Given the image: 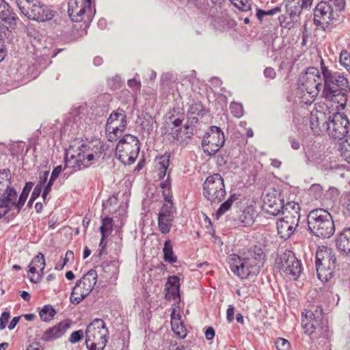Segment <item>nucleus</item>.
Returning a JSON list of instances; mask_svg holds the SVG:
<instances>
[{
  "label": "nucleus",
  "instance_id": "603ef678",
  "mask_svg": "<svg viewBox=\"0 0 350 350\" xmlns=\"http://www.w3.org/2000/svg\"><path fill=\"white\" fill-rule=\"evenodd\" d=\"M136 76H138V75L136 74L133 79H129L127 84L132 90L139 91L141 89V82L139 79H136Z\"/></svg>",
  "mask_w": 350,
  "mask_h": 350
},
{
  "label": "nucleus",
  "instance_id": "39448f33",
  "mask_svg": "<svg viewBox=\"0 0 350 350\" xmlns=\"http://www.w3.org/2000/svg\"><path fill=\"white\" fill-rule=\"evenodd\" d=\"M307 224L310 232L320 239H329L335 232L332 216L323 208L312 210L308 215Z\"/></svg>",
  "mask_w": 350,
  "mask_h": 350
},
{
  "label": "nucleus",
  "instance_id": "a18cd8bd",
  "mask_svg": "<svg viewBox=\"0 0 350 350\" xmlns=\"http://www.w3.org/2000/svg\"><path fill=\"white\" fill-rule=\"evenodd\" d=\"M339 62L349 72H350V54L345 50L341 51Z\"/></svg>",
  "mask_w": 350,
  "mask_h": 350
},
{
  "label": "nucleus",
  "instance_id": "cd10ccee",
  "mask_svg": "<svg viewBox=\"0 0 350 350\" xmlns=\"http://www.w3.org/2000/svg\"><path fill=\"white\" fill-rule=\"evenodd\" d=\"M336 245L338 250L350 255V228L343 229L336 237Z\"/></svg>",
  "mask_w": 350,
  "mask_h": 350
},
{
  "label": "nucleus",
  "instance_id": "c03bdc74",
  "mask_svg": "<svg viewBox=\"0 0 350 350\" xmlns=\"http://www.w3.org/2000/svg\"><path fill=\"white\" fill-rule=\"evenodd\" d=\"M230 109L235 118H240L243 115V107L241 103L236 102L231 103Z\"/></svg>",
  "mask_w": 350,
  "mask_h": 350
},
{
  "label": "nucleus",
  "instance_id": "3c124183",
  "mask_svg": "<svg viewBox=\"0 0 350 350\" xmlns=\"http://www.w3.org/2000/svg\"><path fill=\"white\" fill-rule=\"evenodd\" d=\"M290 18V21L286 22V16L284 15H282L279 17V21L280 24L282 27L290 29L293 27V23H297L298 18H297V20L295 21H293L291 18Z\"/></svg>",
  "mask_w": 350,
  "mask_h": 350
},
{
  "label": "nucleus",
  "instance_id": "2f4dec72",
  "mask_svg": "<svg viewBox=\"0 0 350 350\" xmlns=\"http://www.w3.org/2000/svg\"><path fill=\"white\" fill-rule=\"evenodd\" d=\"M237 224L241 226H250L254 222V213L251 209H245L241 211L237 219H234Z\"/></svg>",
  "mask_w": 350,
  "mask_h": 350
},
{
  "label": "nucleus",
  "instance_id": "9d476101",
  "mask_svg": "<svg viewBox=\"0 0 350 350\" xmlns=\"http://www.w3.org/2000/svg\"><path fill=\"white\" fill-rule=\"evenodd\" d=\"M202 194L211 205L221 203L226 195L223 177L219 174L208 176L203 183Z\"/></svg>",
  "mask_w": 350,
  "mask_h": 350
},
{
  "label": "nucleus",
  "instance_id": "49530a36",
  "mask_svg": "<svg viewBox=\"0 0 350 350\" xmlns=\"http://www.w3.org/2000/svg\"><path fill=\"white\" fill-rule=\"evenodd\" d=\"M309 192L316 200H319L323 194V188L319 184H313L310 187Z\"/></svg>",
  "mask_w": 350,
  "mask_h": 350
},
{
  "label": "nucleus",
  "instance_id": "393cba45",
  "mask_svg": "<svg viewBox=\"0 0 350 350\" xmlns=\"http://www.w3.org/2000/svg\"><path fill=\"white\" fill-rule=\"evenodd\" d=\"M325 114L320 111H312L310 117V125L314 135H320L323 129H327Z\"/></svg>",
  "mask_w": 350,
  "mask_h": 350
},
{
  "label": "nucleus",
  "instance_id": "6e6d98bb",
  "mask_svg": "<svg viewBox=\"0 0 350 350\" xmlns=\"http://www.w3.org/2000/svg\"><path fill=\"white\" fill-rule=\"evenodd\" d=\"M62 170H63V168H62V165L56 166L53 170L49 180L51 181L54 182L58 178L59 174H61V172H62Z\"/></svg>",
  "mask_w": 350,
  "mask_h": 350
},
{
  "label": "nucleus",
  "instance_id": "0e129e2a",
  "mask_svg": "<svg viewBox=\"0 0 350 350\" xmlns=\"http://www.w3.org/2000/svg\"><path fill=\"white\" fill-rule=\"evenodd\" d=\"M169 157H161V161L159 163V165H160V169L167 170L169 166Z\"/></svg>",
  "mask_w": 350,
  "mask_h": 350
},
{
  "label": "nucleus",
  "instance_id": "6e6552de",
  "mask_svg": "<svg viewBox=\"0 0 350 350\" xmlns=\"http://www.w3.org/2000/svg\"><path fill=\"white\" fill-rule=\"evenodd\" d=\"M301 325L304 333L312 338H326L329 334V327L327 321L322 314L315 315L312 311L302 312Z\"/></svg>",
  "mask_w": 350,
  "mask_h": 350
},
{
  "label": "nucleus",
  "instance_id": "f8f14e48",
  "mask_svg": "<svg viewBox=\"0 0 350 350\" xmlns=\"http://www.w3.org/2000/svg\"><path fill=\"white\" fill-rule=\"evenodd\" d=\"M97 272L90 269L77 282L72 288L70 300L73 304H79L94 289L97 282Z\"/></svg>",
  "mask_w": 350,
  "mask_h": 350
},
{
  "label": "nucleus",
  "instance_id": "4c0bfd02",
  "mask_svg": "<svg viewBox=\"0 0 350 350\" xmlns=\"http://www.w3.org/2000/svg\"><path fill=\"white\" fill-rule=\"evenodd\" d=\"M56 312L51 305H45L39 312V315L43 321L48 322L53 319Z\"/></svg>",
  "mask_w": 350,
  "mask_h": 350
},
{
  "label": "nucleus",
  "instance_id": "09e8293b",
  "mask_svg": "<svg viewBox=\"0 0 350 350\" xmlns=\"http://www.w3.org/2000/svg\"><path fill=\"white\" fill-rule=\"evenodd\" d=\"M275 345L278 350H290L291 344L286 339L278 338L275 341Z\"/></svg>",
  "mask_w": 350,
  "mask_h": 350
},
{
  "label": "nucleus",
  "instance_id": "f257e3e1",
  "mask_svg": "<svg viewBox=\"0 0 350 350\" xmlns=\"http://www.w3.org/2000/svg\"><path fill=\"white\" fill-rule=\"evenodd\" d=\"M322 74L321 95L327 100L338 103L344 108L348 100V93L350 92L349 81L346 77L338 72L329 70L321 61Z\"/></svg>",
  "mask_w": 350,
  "mask_h": 350
},
{
  "label": "nucleus",
  "instance_id": "e2e57ef3",
  "mask_svg": "<svg viewBox=\"0 0 350 350\" xmlns=\"http://www.w3.org/2000/svg\"><path fill=\"white\" fill-rule=\"evenodd\" d=\"M264 75L265 77L274 79L275 77L276 73L273 68L267 67L264 70Z\"/></svg>",
  "mask_w": 350,
  "mask_h": 350
},
{
  "label": "nucleus",
  "instance_id": "052dcab7",
  "mask_svg": "<svg viewBox=\"0 0 350 350\" xmlns=\"http://www.w3.org/2000/svg\"><path fill=\"white\" fill-rule=\"evenodd\" d=\"M42 188V187H40L38 185H36L31 195V197L33 198V200H36L40 196Z\"/></svg>",
  "mask_w": 350,
  "mask_h": 350
},
{
  "label": "nucleus",
  "instance_id": "aec40b11",
  "mask_svg": "<svg viewBox=\"0 0 350 350\" xmlns=\"http://www.w3.org/2000/svg\"><path fill=\"white\" fill-rule=\"evenodd\" d=\"M176 208L173 203H165L158 214V227L160 232L166 234L170 232L174 219Z\"/></svg>",
  "mask_w": 350,
  "mask_h": 350
},
{
  "label": "nucleus",
  "instance_id": "a211bd4d",
  "mask_svg": "<svg viewBox=\"0 0 350 350\" xmlns=\"http://www.w3.org/2000/svg\"><path fill=\"white\" fill-rule=\"evenodd\" d=\"M12 209L19 213L22 209L18 204V193L11 185L6 187L0 194V219Z\"/></svg>",
  "mask_w": 350,
  "mask_h": 350
},
{
  "label": "nucleus",
  "instance_id": "c85d7f7f",
  "mask_svg": "<svg viewBox=\"0 0 350 350\" xmlns=\"http://www.w3.org/2000/svg\"><path fill=\"white\" fill-rule=\"evenodd\" d=\"M0 18L10 27L16 25L17 16L5 0H0Z\"/></svg>",
  "mask_w": 350,
  "mask_h": 350
},
{
  "label": "nucleus",
  "instance_id": "4d7b16f0",
  "mask_svg": "<svg viewBox=\"0 0 350 350\" xmlns=\"http://www.w3.org/2000/svg\"><path fill=\"white\" fill-rule=\"evenodd\" d=\"M226 319H227V321L229 322V323H231L234 319V306L232 305H230L228 306V308L227 309V312H226Z\"/></svg>",
  "mask_w": 350,
  "mask_h": 350
},
{
  "label": "nucleus",
  "instance_id": "c9c22d12",
  "mask_svg": "<svg viewBox=\"0 0 350 350\" xmlns=\"http://www.w3.org/2000/svg\"><path fill=\"white\" fill-rule=\"evenodd\" d=\"M113 226V219L111 217H106L102 219V225L100 227V232L102 234L100 244L103 243L105 236L111 234Z\"/></svg>",
  "mask_w": 350,
  "mask_h": 350
},
{
  "label": "nucleus",
  "instance_id": "20e7f679",
  "mask_svg": "<svg viewBox=\"0 0 350 350\" xmlns=\"http://www.w3.org/2000/svg\"><path fill=\"white\" fill-rule=\"evenodd\" d=\"M102 146L98 141L81 143L77 146L75 154L66 160V167L75 171L82 170L96 163L102 154Z\"/></svg>",
  "mask_w": 350,
  "mask_h": 350
},
{
  "label": "nucleus",
  "instance_id": "a19ab883",
  "mask_svg": "<svg viewBox=\"0 0 350 350\" xmlns=\"http://www.w3.org/2000/svg\"><path fill=\"white\" fill-rule=\"evenodd\" d=\"M33 186V183L32 182H27L25 183L23 190L19 196H18V204L21 206L23 208L25 205V203L29 196V192L31 190Z\"/></svg>",
  "mask_w": 350,
  "mask_h": 350
},
{
  "label": "nucleus",
  "instance_id": "4468645a",
  "mask_svg": "<svg viewBox=\"0 0 350 350\" xmlns=\"http://www.w3.org/2000/svg\"><path fill=\"white\" fill-rule=\"evenodd\" d=\"M95 12V8H92L91 0H68V13L73 22H81L85 18L91 21Z\"/></svg>",
  "mask_w": 350,
  "mask_h": 350
},
{
  "label": "nucleus",
  "instance_id": "de8ad7c7",
  "mask_svg": "<svg viewBox=\"0 0 350 350\" xmlns=\"http://www.w3.org/2000/svg\"><path fill=\"white\" fill-rule=\"evenodd\" d=\"M230 2L238 9L246 12L250 10V4L247 0H230Z\"/></svg>",
  "mask_w": 350,
  "mask_h": 350
},
{
  "label": "nucleus",
  "instance_id": "8fccbe9b",
  "mask_svg": "<svg viewBox=\"0 0 350 350\" xmlns=\"http://www.w3.org/2000/svg\"><path fill=\"white\" fill-rule=\"evenodd\" d=\"M83 332L81 329L73 332L69 338V342L72 344L80 341L83 337Z\"/></svg>",
  "mask_w": 350,
  "mask_h": 350
},
{
  "label": "nucleus",
  "instance_id": "a878e982",
  "mask_svg": "<svg viewBox=\"0 0 350 350\" xmlns=\"http://www.w3.org/2000/svg\"><path fill=\"white\" fill-rule=\"evenodd\" d=\"M193 128L187 124L182 128L172 131L171 135L180 145L186 146L193 135Z\"/></svg>",
  "mask_w": 350,
  "mask_h": 350
},
{
  "label": "nucleus",
  "instance_id": "e433bc0d",
  "mask_svg": "<svg viewBox=\"0 0 350 350\" xmlns=\"http://www.w3.org/2000/svg\"><path fill=\"white\" fill-rule=\"evenodd\" d=\"M160 187L162 189V193L164 196V199L165 200V203H172V193H171V182L170 180L169 175L167 176L166 180L162 181L160 184Z\"/></svg>",
  "mask_w": 350,
  "mask_h": 350
},
{
  "label": "nucleus",
  "instance_id": "7ed1b4c3",
  "mask_svg": "<svg viewBox=\"0 0 350 350\" xmlns=\"http://www.w3.org/2000/svg\"><path fill=\"white\" fill-rule=\"evenodd\" d=\"M322 82L321 70L315 67L308 68L298 77L297 96L300 102L312 104L319 94H321Z\"/></svg>",
  "mask_w": 350,
  "mask_h": 350
},
{
  "label": "nucleus",
  "instance_id": "864d4df0",
  "mask_svg": "<svg viewBox=\"0 0 350 350\" xmlns=\"http://www.w3.org/2000/svg\"><path fill=\"white\" fill-rule=\"evenodd\" d=\"M10 317V314L9 312L4 311L2 312L0 317V329L3 330L6 327V325L8 323V321Z\"/></svg>",
  "mask_w": 350,
  "mask_h": 350
},
{
  "label": "nucleus",
  "instance_id": "680f3d73",
  "mask_svg": "<svg viewBox=\"0 0 350 350\" xmlns=\"http://www.w3.org/2000/svg\"><path fill=\"white\" fill-rule=\"evenodd\" d=\"M288 142L291 144V147L293 150H298L300 148V143L298 139L294 137H289Z\"/></svg>",
  "mask_w": 350,
  "mask_h": 350
},
{
  "label": "nucleus",
  "instance_id": "79ce46f5",
  "mask_svg": "<svg viewBox=\"0 0 350 350\" xmlns=\"http://www.w3.org/2000/svg\"><path fill=\"white\" fill-rule=\"evenodd\" d=\"M334 10L335 12H338L340 15L345 11L346 7V0H325L324 1Z\"/></svg>",
  "mask_w": 350,
  "mask_h": 350
},
{
  "label": "nucleus",
  "instance_id": "f3484780",
  "mask_svg": "<svg viewBox=\"0 0 350 350\" xmlns=\"http://www.w3.org/2000/svg\"><path fill=\"white\" fill-rule=\"evenodd\" d=\"M339 16L340 14L335 12L329 4L324 1L317 3L314 9V23L324 29L334 21H336Z\"/></svg>",
  "mask_w": 350,
  "mask_h": 350
},
{
  "label": "nucleus",
  "instance_id": "f03ea898",
  "mask_svg": "<svg viewBox=\"0 0 350 350\" xmlns=\"http://www.w3.org/2000/svg\"><path fill=\"white\" fill-rule=\"evenodd\" d=\"M228 262L231 271L244 280L260 272L265 265V254L260 247L254 246L241 255L230 254Z\"/></svg>",
  "mask_w": 350,
  "mask_h": 350
},
{
  "label": "nucleus",
  "instance_id": "5701e85b",
  "mask_svg": "<svg viewBox=\"0 0 350 350\" xmlns=\"http://www.w3.org/2000/svg\"><path fill=\"white\" fill-rule=\"evenodd\" d=\"M29 267V275L30 281L33 283L39 282L43 276V271L45 267V260L44 255L40 252L31 260Z\"/></svg>",
  "mask_w": 350,
  "mask_h": 350
},
{
  "label": "nucleus",
  "instance_id": "7c9ffc66",
  "mask_svg": "<svg viewBox=\"0 0 350 350\" xmlns=\"http://www.w3.org/2000/svg\"><path fill=\"white\" fill-rule=\"evenodd\" d=\"M238 200V195L236 193L231 194L228 198L223 202L215 213V217L219 219L221 216L226 213L231 208L233 203Z\"/></svg>",
  "mask_w": 350,
  "mask_h": 350
},
{
  "label": "nucleus",
  "instance_id": "0eeeda50",
  "mask_svg": "<svg viewBox=\"0 0 350 350\" xmlns=\"http://www.w3.org/2000/svg\"><path fill=\"white\" fill-rule=\"evenodd\" d=\"M109 334L105 323L100 319H95L87 327L85 345L88 350H103L107 342Z\"/></svg>",
  "mask_w": 350,
  "mask_h": 350
},
{
  "label": "nucleus",
  "instance_id": "1a4fd4ad",
  "mask_svg": "<svg viewBox=\"0 0 350 350\" xmlns=\"http://www.w3.org/2000/svg\"><path fill=\"white\" fill-rule=\"evenodd\" d=\"M21 12L31 20L44 22L51 20L54 12L40 0H16Z\"/></svg>",
  "mask_w": 350,
  "mask_h": 350
},
{
  "label": "nucleus",
  "instance_id": "37998d69",
  "mask_svg": "<svg viewBox=\"0 0 350 350\" xmlns=\"http://www.w3.org/2000/svg\"><path fill=\"white\" fill-rule=\"evenodd\" d=\"M79 119V117H75L73 120H68V122L65 124L64 130L69 131L70 133L73 135H77L79 133L82 129L77 124V120Z\"/></svg>",
  "mask_w": 350,
  "mask_h": 350
},
{
  "label": "nucleus",
  "instance_id": "f704fd0d",
  "mask_svg": "<svg viewBox=\"0 0 350 350\" xmlns=\"http://www.w3.org/2000/svg\"><path fill=\"white\" fill-rule=\"evenodd\" d=\"M163 258L165 261L173 263L177 261L176 257L174 255L172 243L170 240H166L163 249Z\"/></svg>",
  "mask_w": 350,
  "mask_h": 350
},
{
  "label": "nucleus",
  "instance_id": "dca6fc26",
  "mask_svg": "<svg viewBox=\"0 0 350 350\" xmlns=\"http://www.w3.org/2000/svg\"><path fill=\"white\" fill-rule=\"evenodd\" d=\"M126 126V115L125 111L118 108L113 111L107 119L106 131L109 133L108 139L111 142L116 140Z\"/></svg>",
  "mask_w": 350,
  "mask_h": 350
},
{
  "label": "nucleus",
  "instance_id": "c756f323",
  "mask_svg": "<svg viewBox=\"0 0 350 350\" xmlns=\"http://www.w3.org/2000/svg\"><path fill=\"white\" fill-rule=\"evenodd\" d=\"M167 294L173 297L174 299L180 298V280L176 275H172L167 278L165 285Z\"/></svg>",
  "mask_w": 350,
  "mask_h": 350
},
{
  "label": "nucleus",
  "instance_id": "13d9d810",
  "mask_svg": "<svg viewBox=\"0 0 350 350\" xmlns=\"http://www.w3.org/2000/svg\"><path fill=\"white\" fill-rule=\"evenodd\" d=\"M118 202V198L115 196H110L107 200L103 203V206L105 208H108L112 204H116Z\"/></svg>",
  "mask_w": 350,
  "mask_h": 350
},
{
  "label": "nucleus",
  "instance_id": "b1692460",
  "mask_svg": "<svg viewBox=\"0 0 350 350\" xmlns=\"http://www.w3.org/2000/svg\"><path fill=\"white\" fill-rule=\"evenodd\" d=\"M286 12L293 21L297 20L304 9L310 8L313 0H284Z\"/></svg>",
  "mask_w": 350,
  "mask_h": 350
},
{
  "label": "nucleus",
  "instance_id": "bb28decb",
  "mask_svg": "<svg viewBox=\"0 0 350 350\" xmlns=\"http://www.w3.org/2000/svg\"><path fill=\"white\" fill-rule=\"evenodd\" d=\"M264 208L266 212L273 216L279 215L283 208V200L275 196H267L264 198Z\"/></svg>",
  "mask_w": 350,
  "mask_h": 350
},
{
  "label": "nucleus",
  "instance_id": "412c9836",
  "mask_svg": "<svg viewBox=\"0 0 350 350\" xmlns=\"http://www.w3.org/2000/svg\"><path fill=\"white\" fill-rule=\"evenodd\" d=\"M299 219L296 215L283 216L276 223L278 233L281 239H288L299 226Z\"/></svg>",
  "mask_w": 350,
  "mask_h": 350
},
{
  "label": "nucleus",
  "instance_id": "2eb2a0df",
  "mask_svg": "<svg viewBox=\"0 0 350 350\" xmlns=\"http://www.w3.org/2000/svg\"><path fill=\"white\" fill-rule=\"evenodd\" d=\"M224 132L216 126H211L202 141L204 152L208 156L214 155L224 145Z\"/></svg>",
  "mask_w": 350,
  "mask_h": 350
},
{
  "label": "nucleus",
  "instance_id": "473e14b6",
  "mask_svg": "<svg viewBox=\"0 0 350 350\" xmlns=\"http://www.w3.org/2000/svg\"><path fill=\"white\" fill-rule=\"evenodd\" d=\"M281 213L284 216L296 215L297 218L300 219V206L298 203L293 201L287 202L286 204L283 201V208Z\"/></svg>",
  "mask_w": 350,
  "mask_h": 350
},
{
  "label": "nucleus",
  "instance_id": "5fc2aeb1",
  "mask_svg": "<svg viewBox=\"0 0 350 350\" xmlns=\"http://www.w3.org/2000/svg\"><path fill=\"white\" fill-rule=\"evenodd\" d=\"M49 174V170L40 172L39 174V181L37 185L43 187L48 180Z\"/></svg>",
  "mask_w": 350,
  "mask_h": 350
},
{
  "label": "nucleus",
  "instance_id": "72a5a7b5",
  "mask_svg": "<svg viewBox=\"0 0 350 350\" xmlns=\"http://www.w3.org/2000/svg\"><path fill=\"white\" fill-rule=\"evenodd\" d=\"M308 162L319 163L322 161V154L317 147H304Z\"/></svg>",
  "mask_w": 350,
  "mask_h": 350
},
{
  "label": "nucleus",
  "instance_id": "ea45409f",
  "mask_svg": "<svg viewBox=\"0 0 350 350\" xmlns=\"http://www.w3.org/2000/svg\"><path fill=\"white\" fill-rule=\"evenodd\" d=\"M340 151L344 159L350 163V135L341 143Z\"/></svg>",
  "mask_w": 350,
  "mask_h": 350
},
{
  "label": "nucleus",
  "instance_id": "4be33fe9",
  "mask_svg": "<svg viewBox=\"0 0 350 350\" xmlns=\"http://www.w3.org/2000/svg\"><path fill=\"white\" fill-rule=\"evenodd\" d=\"M71 324L70 320L66 319L47 329L41 337L42 340L51 342L61 338L70 328Z\"/></svg>",
  "mask_w": 350,
  "mask_h": 350
},
{
  "label": "nucleus",
  "instance_id": "ddd939ff",
  "mask_svg": "<svg viewBox=\"0 0 350 350\" xmlns=\"http://www.w3.org/2000/svg\"><path fill=\"white\" fill-rule=\"evenodd\" d=\"M349 124L345 114L334 113L327 120L326 131L330 137L336 140H341L348 136Z\"/></svg>",
  "mask_w": 350,
  "mask_h": 350
},
{
  "label": "nucleus",
  "instance_id": "9b49d317",
  "mask_svg": "<svg viewBox=\"0 0 350 350\" xmlns=\"http://www.w3.org/2000/svg\"><path fill=\"white\" fill-rule=\"evenodd\" d=\"M140 150L138 138L133 135H125L117 144L116 157L124 165L133 163Z\"/></svg>",
  "mask_w": 350,
  "mask_h": 350
},
{
  "label": "nucleus",
  "instance_id": "bf43d9fd",
  "mask_svg": "<svg viewBox=\"0 0 350 350\" xmlns=\"http://www.w3.org/2000/svg\"><path fill=\"white\" fill-rule=\"evenodd\" d=\"M6 50L5 49L4 40L2 36L0 34V62H1L5 57Z\"/></svg>",
  "mask_w": 350,
  "mask_h": 350
},
{
  "label": "nucleus",
  "instance_id": "774afa93",
  "mask_svg": "<svg viewBox=\"0 0 350 350\" xmlns=\"http://www.w3.org/2000/svg\"><path fill=\"white\" fill-rule=\"evenodd\" d=\"M54 182L53 181H51L50 180H49V181L47 182L46 185L42 188L43 189V191L46 193H49L50 191H51V187L53 185Z\"/></svg>",
  "mask_w": 350,
  "mask_h": 350
},
{
  "label": "nucleus",
  "instance_id": "338daca9",
  "mask_svg": "<svg viewBox=\"0 0 350 350\" xmlns=\"http://www.w3.org/2000/svg\"><path fill=\"white\" fill-rule=\"evenodd\" d=\"M21 319V317L18 316V317H14L12 321H10V324L8 325V329L10 330H12L16 326V325L18 324V323L19 322V320Z\"/></svg>",
  "mask_w": 350,
  "mask_h": 350
},
{
  "label": "nucleus",
  "instance_id": "6ab92c4d",
  "mask_svg": "<svg viewBox=\"0 0 350 350\" xmlns=\"http://www.w3.org/2000/svg\"><path fill=\"white\" fill-rule=\"evenodd\" d=\"M280 263L282 271L291 278L296 280L299 276L301 263L292 252L287 251L282 254Z\"/></svg>",
  "mask_w": 350,
  "mask_h": 350
},
{
  "label": "nucleus",
  "instance_id": "69168bd1",
  "mask_svg": "<svg viewBox=\"0 0 350 350\" xmlns=\"http://www.w3.org/2000/svg\"><path fill=\"white\" fill-rule=\"evenodd\" d=\"M205 336L206 340H211L215 336V330L212 327H208L205 331Z\"/></svg>",
  "mask_w": 350,
  "mask_h": 350
},
{
  "label": "nucleus",
  "instance_id": "423d86ee",
  "mask_svg": "<svg viewBox=\"0 0 350 350\" xmlns=\"http://www.w3.org/2000/svg\"><path fill=\"white\" fill-rule=\"evenodd\" d=\"M336 258L334 252L329 247L323 246L316 252V270L318 278L322 282L330 280L336 268Z\"/></svg>",
  "mask_w": 350,
  "mask_h": 350
},
{
  "label": "nucleus",
  "instance_id": "58836bf2",
  "mask_svg": "<svg viewBox=\"0 0 350 350\" xmlns=\"http://www.w3.org/2000/svg\"><path fill=\"white\" fill-rule=\"evenodd\" d=\"M171 326L172 331L178 337L180 338H185L186 337V328L182 321L174 320L172 321Z\"/></svg>",
  "mask_w": 350,
  "mask_h": 350
}]
</instances>
